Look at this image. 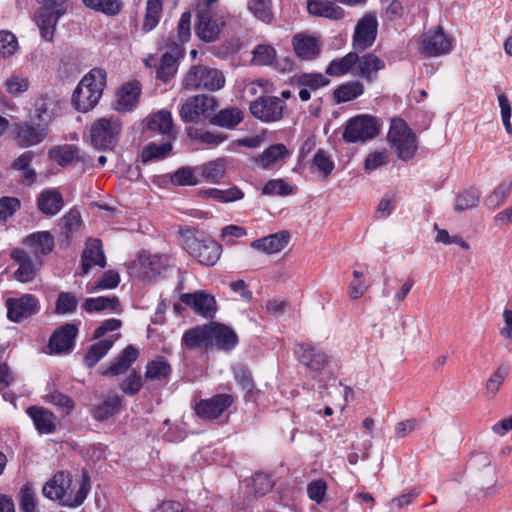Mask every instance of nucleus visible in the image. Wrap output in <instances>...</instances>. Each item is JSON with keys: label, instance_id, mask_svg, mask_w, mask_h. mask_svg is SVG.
<instances>
[{"label": "nucleus", "instance_id": "obj_1", "mask_svg": "<svg viewBox=\"0 0 512 512\" xmlns=\"http://www.w3.org/2000/svg\"><path fill=\"white\" fill-rule=\"evenodd\" d=\"M183 248L197 261L206 266H213L219 260L222 246L203 233L187 228L181 232Z\"/></svg>", "mask_w": 512, "mask_h": 512}, {"label": "nucleus", "instance_id": "obj_2", "mask_svg": "<svg viewBox=\"0 0 512 512\" xmlns=\"http://www.w3.org/2000/svg\"><path fill=\"white\" fill-rule=\"evenodd\" d=\"M106 84V73L102 69H92L77 85L72 95V103L80 112L93 109L102 96Z\"/></svg>", "mask_w": 512, "mask_h": 512}, {"label": "nucleus", "instance_id": "obj_3", "mask_svg": "<svg viewBox=\"0 0 512 512\" xmlns=\"http://www.w3.org/2000/svg\"><path fill=\"white\" fill-rule=\"evenodd\" d=\"M71 484L72 476L67 472L60 471L57 472L53 478L44 485L42 491L47 498L51 500H57L64 506L77 507L81 505L86 499L89 491V484L87 483L86 478L79 481L78 496L76 497H72L71 495L67 494Z\"/></svg>", "mask_w": 512, "mask_h": 512}, {"label": "nucleus", "instance_id": "obj_4", "mask_svg": "<svg viewBox=\"0 0 512 512\" xmlns=\"http://www.w3.org/2000/svg\"><path fill=\"white\" fill-rule=\"evenodd\" d=\"M388 141L397 151V156L403 161H408L415 156L417 151V137L402 119H392L388 132Z\"/></svg>", "mask_w": 512, "mask_h": 512}, {"label": "nucleus", "instance_id": "obj_5", "mask_svg": "<svg viewBox=\"0 0 512 512\" xmlns=\"http://www.w3.org/2000/svg\"><path fill=\"white\" fill-rule=\"evenodd\" d=\"M122 130V124L116 117L100 118L90 127V141L98 150L113 149Z\"/></svg>", "mask_w": 512, "mask_h": 512}, {"label": "nucleus", "instance_id": "obj_6", "mask_svg": "<svg viewBox=\"0 0 512 512\" xmlns=\"http://www.w3.org/2000/svg\"><path fill=\"white\" fill-rule=\"evenodd\" d=\"M225 77L218 69L196 65L192 66L184 79L187 89L216 91L224 87Z\"/></svg>", "mask_w": 512, "mask_h": 512}, {"label": "nucleus", "instance_id": "obj_7", "mask_svg": "<svg viewBox=\"0 0 512 512\" xmlns=\"http://www.w3.org/2000/svg\"><path fill=\"white\" fill-rule=\"evenodd\" d=\"M286 104L276 96L263 95L250 103L249 110L253 117L264 122L272 123L283 118Z\"/></svg>", "mask_w": 512, "mask_h": 512}, {"label": "nucleus", "instance_id": "obj_8", "mask_svg": "<svg viewBox=\"0 0 512 512\" xmlns=\"http://www.w3.org/2000/svg\"><path fill=\"white\" fill-rule=\"evenodd\" d=\"M14 139L16 143L27 148L41 143L48 134V122H38L35 118L13 125Z\"/></svg>", "mask_w": 512, "mask_h": 512}, {"label": "nucleus", "instance_id": "obj_9", "mask_svg": "<svg viewBox=\"0 0 512 512\" xmlns=\"http://www.w3.org/2000/svg\"><path fill=\"white\" fill-rule=\"evenodd\" d=\"M379 133L376 119L370 115H359L350 119L343 132V139L349 143L365 142Z\"/></svg>", "mask_w": 512, "mask_h": 512}, {"label": "nucleus", "instance_id": "obj_10", "mask_svg": "<svg viewBox=\"0 0 512 512\" xmlns=\"http://www.w3.org/2000/svg\"><path fill=\"white\" fill-rule=\"evenodd\" d=\"M452 49V40L444 33L442 27L429 30L420 38V51L428 57L447 54Z\"/></svg>", "mask_w": 512, "mask_h": 512}, {"label": "nucleus", "instance_id": "obj_11", "mask_svg": "<svg viewBox=\"0 0 512 512\" xmlns=\"http://www.w3.org/2000/svg\"><path fill=\"white\" fill-rule=\"evenodd\" d=\"M378 21L374 14L368 13L359 20L353 34V49L356 53L370 48L376 40Z\"/></svg>", "mask_w": 512, "mask_h": 512}, {"label": "nucleus", "instance_id": "obj_12", "mask_svg": "<svg viewBox=\"0 0 512 512\" xmlns=\"http://www.w3.org/2000/svg\"><path fill=\"white\" fill-rule=\"evenodd\" d=\"M234 403L230 394H216L209 399H201L194 407L198 417L205 420H216Z\"/></svg>", "mask_w": 512, "mask_h": 512}, {"label": "nucleus", "instance_id": "obj_13", "mask_svg": "<svg viewBox=\"0 0 512 512\" xmlns=\"http://www.w3.org/2000/svg\"><path fill=\"white\" fill-rule=\"evenodd\" d=\"M7 317L13 322H21L38 311V300L31 294L19 298H9L6 301Z\"/></svg>", "mask_w": 512, "mask_h": 512}, {"label": "nucleus", "instance_id": "obj_14", "mask_svg": "<svg viewBox=\"0 0 512 512\" xmlns=\"http://www.w3.org/2000/svg\"><path fill=\"white\" fill-rule=\"evenodd\" d=\"M48 156L61 167H66L73 161L81 162L86 166H91L93 162L90 156L80 153V149L73 144L53 146L49 149Z\"/></svg>", "mask_w": 512, "mask_h": 512}, {"label": "nucleus", "instance_id": "obj_15", "mask_svg": "<svg viewBox=\"0 0 512 512\" xmlns=\"http://www.w3.org/2000/svg\"><path fill=\"white\" fill-rule=\"evenodd\" d=\"M198 21L195 27V34L205 42H214L218 39L220 32L224 26L221 17H214L208 10H200L198 12Z\"/></svg>", "mask_w": 512, "mask_h": 512}, {"label": "nucleus", "instance_id": "obj_16", "mask_svg": "<svg viewBox=\"0 0 512 512\" xmlns=\"http://www.w3.org/2000/svg\"><path fill=\"white\" fill-rule=\"evenodd\" d=\"M122 404L123 397L114 392H110L104 394L100 398L99 403L91 405L90 413L96 421H107L121 411Z\"/></svg>", "mask_w": 512, "mask_h": 512}, {"label": "nucleus", "instance_id": "obj_17", "mask_svg": "<svg viewBox=\"0 0 512 512\" xmlns=\"http://www.w3.org/2000/svg\"><path fill=\"white\" fill-rule=\"evenodd\" d=\"M106 266V257L102 248V242L98 238H88L81 254V269L83 274H88L92 267Z\"/></svg>", "mask_w": 512, "mask_h": 512}, {"label": "nucleus", "instance_id": "obj_18", "mask_svg": "<svg viewBox=\"0 0 512 512\" xmlns=\"http://www.w3.org/2000/svg\"><path fill=\"white\" fill-rule=\"evenodd\" d=\"M78 334V327L75 324L67 323L56 330L50 337L49 348L53 354H62L72 350L75 338Z\"/></svg>", "mask_w": 512, "mask_h": 512}, {"label": "nucleus", "instance_id": "obj_19", "mask_svg": "<svg viewBox=\"0 0 512 512\" xmlns=\"http://www.w3.org/2000/svg\"><path fill=\"white\" fill-rule=\"evenodd\" d=\"M139 274L144 279H154L164 272L170 265L167 255H151L141 253L138 258Z\"/></svg>", "mask_w": 512, "mask_h": 512}, {"label": "nucleus", "instance_id": "obj_20", "mask_svg": "<svg viewBox=\"0 0 512 512\" xmlns=\"http://www.w3.org/2000/svg\"><path fill=\"white\" fill-rule=\"evenodd\" d=\"M384 60L374 53H366L363 56L358 55V60L354 68V75L364 79L368 83L377 80L378 72L385 69Z\"/></svg>", "mask_w": 512, "mask_h": 512}, {"label": "nucleus", "instance_id": "obj_21", "mask_svg": "<svg viewBox=\"0 0 512 512\" xmlns=\"http://www.w3.org/2000/svg\"><path fill=\"white\" fill-rule=\"evenodd\" d=\"M210 346L230 351L238 343V336L235 331L224 324L213 322L208 325Z\"/></svg>", "mask_w": 512, "mask_h": 512}, {"label": "nucleus", "instance_id": "obj_22", "mask_svg": "<svg viewBox=\"0 0 512 512\" xmlns=\"http://www.w3.org/2000/svg\"><path fill=\"white\" fill-rule=\"evenodd\" d=\"M184 49L182 45L171 41L170 51L165 52L156 70V77L167 83L177 72V60L182 57Z\"/></svg>", "mask_w": 512, "mask_h": 512}, {"label": "nucleus", "instance_id": "obj_23", "mask_svg": "<svg viewBox=\"0 0 512 512\" xmlns=\"http://www.w3.org/2000/svg\"><path fill=\"white\" fill-rule=\"evenodd\" d=\"M295 353L300 363L315 372L322 371L328 364V356L311 346L310 344H297Z\"/></svg>", "mask_w": 512, "mask_h": 512}, {"label": "nucleus", "instance_id": "obj_24", "mask_svg": "<svg viewBox=\"0 0 512 512\" xmlns=\"http://www.w3.org/2000/svg\"><path fill=\"white\" fill-rule=\"evenodd\" d=\"M181 301L190 306L195 313L204 317H212L216 310L214 297L202 291L182 294Z\"/></svg>", "mask_w": 512, "mask_h": 512}, {"label": "nucleus", "instance_id": "obj_25", "mask_svg": "<svg viewBox=\"0 0 512 512\" xmlns=\"http://www.w3.org/2000/svg\"><path fill=\"white\" fill-rule=\"evenodd\" d=\"M141 86L138 81H132L123 85L117 92V98L113 104L117 111H129L138 102Z\"/></svg>", "mask_w": 512, "mask_h": 512}, {"label": "nucleus", "instance_id": "obj_26", "mask_svg": "<svg viewBox=\"0 0 512 512\" xmlns=\"http://www.w3.org/2000/svg\"><path fill=\"white\" fill-rule=\"evenodd\" d=\"M290 235L287 231H281L254 240L251 243L253 249L263 251L267 254L278 253L283 250L289 243Z\"/></svg>", "mask_w": 512, "mask_h": 512}, {"label": "nucleus", "instance_id": "obj_27", "mask_svg": "<svg viewBox=\"0 0 512 512\" xmlns=\"http://www.w3.org/2000/svg\"><path fill=\"white\" fill-rule=\"evenodd\" d=\"M11 258L19 264L14 272V277L20 282H30L36 275L35 265L29 254L23 249H15L11 252Z\"/></svg>", "mask_w": 512, "mask_h": 512}, {"label": "nucleus", "instance_id": "obj_28", "mask_svg": "<svg viewBox=\"0 0 512 512\" xmlns=\"http://www.w3.org/2000/svg\"><path fill=\"white\" fill-rule=\"evenodd\" d=\"M24 244L38 258L53 250L54 238L48 231L35 232L25 238Z\"/></svg>", "mask_w": 512, "mask_h": 512}, {"label": "nucleus", "instance_id": "obj_29", "mask_svg": "<svg viewBox=\"0 0 512 512\" xmlns=\"http://www.w3.org/2000/svg\"><path fill=\"white\" fill-rule=\"evenodd\" d=\"M27 414L32 418L36 429L42 434L53 433L56 429V417L47 409L31 406Z\"/></svg>", "mask_w": 512, "mask_h": 512}, {"label": "nucleus", "instance_id": "obj_30", "mask_svg": "<svg viewBox=\"0 0 512 512\" xmlns=\"http://www.w3.org/2000/svg\"><path fill=\"white\" fill-rule=\"evenodd\" d=\"M147 128L150 131L161 133L165 139H175L172 116L167 110H160L152 114L148 118Z\"/></svg>", "mask_w": 512, "mask_h": 512}, {"label": "nucleus", "instance_id": "obj_31", "mask_svg": "<svg viewBox=\"0 0 512 512\" xmlns=\"http://www.w3.org/2000/svg\"><path fill=\"white\" fill-rule=\"evenodd\" d=\"M138 356V350L134 346L128 345L103 374L111 376L124 374L137 360Z\"/></svg>", "mask_w": 512, "mask_h": 512}, {"label": "nucleus", "instance_id": "obj_32", "mask_svg": "<svg viewBox=\"0 0 512 512\" xmlns=\"http://www.w3.org/2000/svg\"><path fill=\"white\" fill-rule=\"evenodd\" d=\"M307 10L311 15L338 20L344 15L341 7L327 0H308Z\"/></svg>", "mask_w": 512, "mask_h": 512}, {"label": "nucleus", "instance_id": "obj_33", "mask_svg": "<svg viewBox=\"0 0 512 512\" xmlns=\"http://www.w3.org/2000/svg\"><path fill=\"white\" fill-rule=\"evenodd\" d=\"M39 210L49 216L56 215L63 207V197L57 190H45L37 199Z\"/></svg>", "mask_w": 512, "mask_h": 512}, {"label": "nucleus", "instance_id": "obj_34", "mask_svg": "<svg viewBox=\"0 0 512 512\" xmlns=\"http://www.w3.org/2000/svg\"><path fill=\"white\" fill-rule=\"evenodd\" d=\"M292 43L295 53L302 59L310 60L320 53V46L314 37L297 34Z\"/></svg>", "mask_w": 512, "mask_h": 512}, {"label": "nucleus", "instance_id": "obj_35", "mask_svg": "<svg viewBox=\"0 0 512 512\" xmlns=\"http://www.w3.org/2000/svg\"><path fill=\"white\" fill-rule=\"evenodd\" d=\"M244 119V113L238 107H228L215 114L210 123L226 129H234Z\"/></svg>", "mask_w": 512, "mask_h": 512}, {"label": "nucleus", "instance_id": "obj_36", "mask_svg": "<svg viewBox=\"0 0 512 512\" xmlns=\"http://www.w3.org/2000/svg\"><path fill=\"white\" fill-rule=\"evenodd\" d=\"M182 346L187 349L210 347L208 325L187 330L182 337Z\"/></svg>", "mask_w": 512, "mask_h": 512}, {"label": "nucleus", "instance_id": "obj_37", "mask_svg": "<svg viewBox=\"0 0 512 512\" xmlns=\"http://www.w3.org/2000/svg\"><path fill=\"white\" fill-rule=\"evenodd\" d=\"M357 60L358 53L355 51L349 52L341 58L332 60L325 72L330 76H343L349 72L354 74V68Z\"/></svg>", "mask_w": 512, "mask_h": 512}, {"label": "nucleus", "instance_id": "obj_38", "mask_svg": "<svg viewBox=\"0 0 512 512\" xmlns=\"http://www.w3.org/2000/svg\"><path fill=\"white\" fill-rule=\"evenodd\" d=\"M118 337L119 334L116 337L105 338L91 345L84 357L85 365L88 368L94 367L108 353Z\"/></svg>", "mask_w": 512, "mask_h": 512}, {"label": "nucleus", "instance_id": "obj_39", "mask_svg": "<svg viewBox=\"0 0 512 512\" xmlns=\"http://www.w3.org/2000/svg\"><path fill=\"white\" fill-rule=\"evenodd\" d=\"M364 90V85L359 80H352L339 85L333 91V97L336 103L349 102L361 96Z\"/></svg>", "mask_w": 512, "mask_h": 512}, {"label": "nucleus", "instance_id": "obj_40", "mask_svg": "<svg viewBox=\"0 0 512 512\" xmlns=\"http://www.w3.org/2000/svg\"><path fill=\"white\" fill-rule=\"evenodd\" d=\"M187 135L192 140L209 146H217L227 139V135L221 132H213L202 127L191 126L187 128Z\"/></svg>", "mask_w": 512, "mask_h": 512}, {"label": "nucleus", "instance_id": "obj_41", "mask_svg": "<svg viewBox=\"0 0 512 512\" xmlns=\"http://www.w3.org/2000/svg\"><path fill=\"white\" fill-rule=\"evenodd\" d=\"M288 155V149L284 144H274L264 150L256 162L263 169H270Z\"/></svg>", "mask_w": 512, "mask_h": 512}, {"label": "nucleus", "instance_id": "obj_42", "mask_svg": "<svg viewBox=\"0 0 512 512\" xmlns=\"http://www.w3.org/2000/svg\"><path fill=\"white\" fill-rule=\"evenodd\" d=\"M120 302L118 297L100 296L95 298H86L82 304V308L88 312H100L103 310H116Z\"/></svg>", "mask_w": 512, "mask_h": 512}, {"label": "nucleus", "instance_id": "obj_43", "mask_svg": "<svg viewBox=\"0 0 512 512\" xmlns=\"http://www.w3.org/2000/svg\"><path fill=\"white\" fill-rule=\"evenodd\" d=\"M247 9L260 21L269 24L274 20L271 0H248Z\"/></svg>", "mask_w": 512, "mask_h": 512}, {"label": "nucleus", "instance_id": "obj_44", "mask_svg": "<svg viewBox=\"0 0 512 512\" xmlns=\"http://www.w3.org/2000/svg\"><path fill=\"white\" fill-rule=\"evenodd\" d=\"M163 9V0H147L146 14L142 29L145 32L153 30L159 23Z\"/></svg>", "mask_w": 512, "mask_h": 512}, {"label": "nucleus", "instance_id": "obj_45", "mask_svg": "<svg viewBox=\"0 0 512 512\" xmlns=\"http://www.w3.org/2000/svg\"><path fill=\"white\" fill-rule=\"evenodd\" d=\"M171 371L170 364L159 357L147 363L145 377L149 380H163L170 376Z\"/></svg>", "mask_w": 512, "mask_h": 512}, {"label": "nucleus", "instance_id": "obj_46", "mask_svg": "<svg viewBox=\"0 0 512 512\" xmlns=\"http://www.w3.org/2000/svg\"><path fill=\"white\" fill-rule=\"evenodd\" d=\"M512 191V182L511 181H503L500 183L491 194H489L485 199V206L490 210H495L499 206H501L505 199L510 195Z\"/></svg>", "mask_w": 512, "mask_h": 512}, {"label": "nucleus", "instance_id": "obj_47", "mask_svg": "<svg viewBox=\"0 0 512 512\" xmlns=\"http://www.w3.org/2000/svg\"><path fill=\"white\" fill-rule=\"evenodd\" d=\"M172 140L173 139H166V141L161 144H147L142 150L141 156L143 162H148L153 159H162L166 157L172 150Z\"/></svg>", "mask_w": 512, "mask_h": 512}, {"label": "nucleus", "instance_id": "obj_48", "mask_svg": "<svg viewBox=\"0 0 512 512\" xmlns=\"http://www.w3.org/2000/svg\"><path fill=\"white\" fill-rule=\"evenodd\" d=\"M58 16L49 11H42L37 16V25L40 29L41 36L46 41H51L54 36L55 26Z\"/></svg>", "mask_w": 512, "mask_h": 512}, {"label": "nucleus", "instance_id": "obj_49", "mask_svg": "<svg viewBox=\"0 0 512 512\" xmlns=\"http://www.w3.org/2000/svg\"><path fill=\"white\" fill-rule=\"evenodd\" d=\"M83 4L95 11L106 15H117L120 13L123 3L121 0H82Z\"/></svg>", "mask_w": 512, "mask_h": 512}, {"label": "nucleus", "instance_id": "obj_50", "mask_svg": "<svg viewBox=\"0 0 512 512\" xmlns=\"http://www.w3.org/2000/svg\"><path fill=\"white\" fill-rule=\"evenodd\" d=\"M198 173L207 180L217 181L225 174L224 159H216L197 167Z\"/></svg>", "mask_w": 512, "mask_h": 512}, {"label": "nucleus", "instance_id": "obj_51", "mask_svg": "<svg viewBox=\"0 0 512 512\" xmlns=\"http://www.w3.org/2000/svg\"><path fill=\"white\" fill-rule=\"evenodd\" d=\"M205 194L219 202L228 203L240 200L244 197V193L236 186L222 190L211 188L205 191Z\"/></svg>", "mask_w": 512, "mask_h": 512}, {"label": "nucleus", "instance_id": "obj_52", "mask_svg": "<svg viewBox=\"0 0 512 512\" xmlns=\"http://www.w3.org/2000/svg\"><path fill=\"white\" fill-rule=\"evenodd\" d=\"M295 187L284 179L269 180L263 187L262 193L270 196H288L293 194Z\"/></svg>", "mask_w": 512, "mask_h": 512}, {"label": "nucleus", "instance_id": "obj_53", "mask_svg": "<svg viewBox=\"0 0 512 512\" xmlns=\"http://www.w3.org/2000/svg\"><path fill=\"white\" fill-rule=\"evenodd\" d=\"M46 402L59 408L64 415H69L74 409V401L58 390H52L45 395Z\"/></svg>", "mask_w": 512, "mask_h": 512}, {"label": "nucleus", "instance_id": "obj_54", "mask_svg": "<svg viewBox=\"0 0 512 512\" xmlns=\"http://www.w3.org/2000/svg\"><path fill=\"white\" fill-rule=\"evenodd\" d=\"M480 200V192L477 189L471 188L461 194L455 199V210L462 212L476 207Z\"/></svg>", "mask_w": 512, "mask_h": 512}, {"label": "nucleus", "instance_id": "obj_55", "mask_svg": "<svg viewBox=\"0 0 512 512\" xmlns=\"http://www.w3.org/2000/svg\"><path fill=\"white\" fill-rule=\"evenodd\" d=\"M197 167H181L175 171L171 177L173 184L179 186H192L198 184L199 180L196 176Z\"/></svg>", "mask_w": 512, "mask_h": 512}, {"label": "nucleus", "instance_id": "obj_56", "mask_svg": "<svg viewBox=\"0 0 512 512\" xmlns=\"http://www.w3.org/2000/svg\"><path fill=\"white\" fill-rule=\"evenodd\" d=\"M329 83V80L320 73L315 74H302L300 75L297 80L296 84L297 86H303L306 89L311 91H316L321 87L326 86Z\"/></svg>", "mask_w": 512, "mask_h": 512}, {"label": "nucleus", "instance_id": "obj_57", "mask_svg": "<svg viewBox=\"0 0 512 512\" xmlns=\"http://www.w3.org/2000/svg\"><path fill=\"white\" fill-rule=\"evenodd\" d=\"M59 225L61 226L66 239H70L75 231L81 225V216L78 211L71 210L66 213L61 219Z\"/></svg>", "mask_w": 512, "mask_h": 512}, {"label": "nucleus", "instance_id": "obj_58", "mask_svg": "<svg viewBox=\"0 0 512 512\" xmlns=\"http://www.w3.org/2000/svg\"><path fill=\"white\" fill-rule=\"evenodd\" d=\"M78 306V299L70 292H61L56 300V312L61 315L73 313Z\"/></svg>", "mask_w": 512, "mask_h": 512}, {"label": "nucleus", "instance_id": "obj_59", "mask_svg": "<svg viewBox=\"0 0 512 512\" xmlns=\"http://www.w3.org/2000/svg\"><path fill=\"white\" fill-rule=\"evenodd\" d=\"M276 56L275 49L270 45H258L253 50V62L256 65H270L274 61Z\"/></svg>", "mask_w": 512, "mask_h": 512}, {"label": "nucleus", "instance_id": "obj_60", "mask_svg": "<svg viewBox=\"0 0 512 512\" xmlns=\"http://www.w3.org/2000/svg\"><path fill=\"white\" fill-rule=\"evenodd\" d=\"M509 373V367L507 365H501L497 370L490 376L486 383V389L489 394L495 396L503 384L505 378Z\"/></svg>", "mask_w": 512, "mask_h": 512}, {"label": "nucleus", "instance_id": "obj_61", "mask_svg": "<svg viewBox=\"0 0 512 512\" xmlns=\"http://www.w3.org/2000/svg\"><path fill=\"white\" fill-rule=\"evenodd\" d=\"M18 49L16 36L9 31H0V56L10 57Z\"/></svg>", "mask_w": 512, "mask_h": 512}, {"label": "nucleus", "instance_id": "obj_62", "mask_svg": "<svg viewBox=\"0 0 512 512\" xmlns=\"http://www.w3.org/2000/svg\"><path fill=\"white\" fill-rule=\"evenodd\" d=\"M143 387V381L140 374L133 371L120 384L121 391L128 395H136Z\"/></svg>", "mask_w": 512, "mask_h": 512}, {"label": "nucleus", "instance_id": "obj_63", "mask_svg": "<svg viewBox=\"0 0 512 512\" xmlns=\"http://www.w3.org/2000/svg\"><path fill=\"white\" fill-rule=\"evenodd\" d=\"M5 87L11 95H19L29 88V80L17 74L10 75L5 81Z\"/></svg>", "mask_w": 512, "mask_h": 512}, {"label": "nucleus", "instance_id": "obj_64", "mask_svg": "<svg viewBox=\"0 0 512 512\" xmlns=\"http://www.w3.org/2000/svg\"><path fill=\"white\" fill-rule=\"evenodd\" d=\"M19 506L21 512H35V492L29 485H24L19 492Z\"/></svg>", "mask_w": 512, "mask_h": 512}]
</instances>
